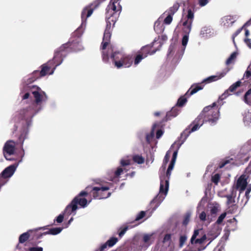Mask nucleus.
I'll use <instances>...</instances> for the list:
<instances>
[{"label":"nucleus","instance_id":"f257e3e1","mask_svg":"<svg viewBox=\"0 0 251 251\" xmlns=\"http://www.w3.org/2000/svg\"><path fill=\"white\" fill-rule=\"evenodd\" d=\"M67 46V44L61 46L55 51L52 60H50L47 64H44L41 71H34L33 75L27 78L24 90L28 92L24 94L23 99L24 100L28 99L30 93H31L34 98L35 101L33 103L31 108L24 109L20 112V114L22 119L27 121L32 118L42 109L43 103L45 102L48 99L45 92L40 88L35 85H30L29 84L35 81L38 77V75L43 76L48 74L52 75L56 67L61 64L63 60V53Z\"/></svg>","mask_w":251,"mask_h":251},{"label":"nucleus","instance_id":"f03ea898","mask_svg":"<svg viewBox=\"0 0 251 251\" xmlns=\"http://www.w3.org/2000/svg\"><path fill=\"white\" fill-rule=\"evenodd\" d=\"M216 106V103L205 107L200 115L181 133L177 143L178 148L184 142L189 134L198 129L204 122L215 124L220 116L219 109Z\"/></svg>","mask_w":251,"mask_h":251},{"label":"nucleus","instance_id":"7ed1b4c3","mask_svg":"<svg viewBox=\"0 0 251 251\" xmlns=\"http://www.w3.org/2000/svg\"><path fill=\"white\" fill-rule=\"evenodd\" d=\"M109 18L106 17V22L107 23L106 27L104 31L102 42L101 43L100 49L101 53L102 59L103 62L108 63L109 58L110 50V28L109 27Z\"/></svg>","mask_w":251,"mask_h":251},{"label":"nucleus","instance_id":"20e7f679","mask_svg":"<svg viewBox=\"0 0 251 251\" xmlns=\"http://www.w3.org/2000/svg\"><path fill=\"white\" fill-rule=\"evenodd\" d=\"M111 58L113 59L115 66L118 69L129 67L133 63L132 55L123 54L120 51L112 53Z\"/></svg>","mask_w":251,"mask_h":251},{"label":"nucleus","instance_id":"39448f33","mask_svg":"<svg viewBox=\"0 0 251 251\" xmlns=\"http://www.w3.org/2000/svg\"><path fill=\"white\" fill-rule=\"evenodd\" d=\"M85 198H79V196H76L74 198L69 204H68L64 210L65 214L75 215L76 214V210L78 208V205L81 207H86L88 203Z\"/></svg>","mask_w":251,"mask_h":251},{"label":"nucleus","instance_id":"423d86ee","mask_svg":"<svg viewBox=\"0 0 251 251\" xmlns=\"http://www.w3.org/2000/svg\"><path fill=\"white\" fill-rule=\"evenodd\" d=\"M195 8L188 7L187 14H183L182 19V31L186 34H189L192 29V25L194 19Z\"/></svg>","mask_w":251,"mask_h":251},{"label":"nucleus","instance_id":"0eeeda50","mask_svg":"<svg viewBox=\"0 0 251 251\" xmlns=\"http://www.w3.org/2000/svg\"><path fill=\"white\" fill-rule=\"evenodd\" d=\"M105 0H96L93 3H92V8H85L83 10L81 13L82 23L80 26L79 28H78L77 30L76 31L75 34H77V32H79L81 28L83 27L85 28L86 27V19L89 17L92 14L94 9L98 7L100 3L102 2Z\"/></svg>","mask_w":251,"mask_h":251},{"label":"nucleus","instance_id":"6e6552de","mask_svg":"<svg viewBox=\"0 0 251 251\" xmlns=\"http://www.w3.org/2000/svg\"><path fill=\"white\" fill-rule=\"evenodd\" d=\"M110 186L109 184L105 185L100 184L99 186L93 188V195L98 199H105L110 196L109 191Z\"/></svg>","mask_w":251,"mask_h":251},{"label":"nucleus","instance_id":"1a4fd4ad","mask_svg":"<svg viewBox=\"0 0 251 251\" xmlns=\"http://www.w3.org/2000/svg\"><path fill=\"white\" fill-rule=\"evenodd\" d=\"M203 88L202 84L193 85L189 89L184 96H181L177 100L176 105L179 107L183 106L187 101V98L191 95L196 93L199 91Z\"/></svg>","mask_w":251,"mask_h":251},{"label":"nucleus","instance_id":"9d476101","mask_svg":"<svg viewBox=\"0 0 251 251\" xmlns=\"http://www.w3.org/2000/svg\"><path fill=\"white\" fill-rule=\"evenodd\" d=\"M15 150V143L13 141H7L3 148V153L5 159L7 160H12V158L9 156L13 154Z\"/></svg>","mask_w":251,"mask_h":251},{"label":"nucleus","instance_id":"9b49d317","mask_svg":"<svg viewBox=\"0 0 251 251\" xmlns=\"http://www.w3.org/2000/svg\"><path fill=\"white\" fill-rule=\"evenodd\" d=\"M201 229H198L194 230L193 234L191 238L190 242L192 244H202L207 239L205 234L203 235L200 238L196 239L199 235L200 232L201 231Z\"/></svg>","mask_w":251,"mask_h":251},{"label":"nucleus","instance_id":"f8f14e48","mask_svg":"<svg viewBox=\"0 0 251 251\" xmlns=\"http://www.w3.org/2000/svg\"><path fill=\"white\" fill-rule=\"evenodd\" d=\"M155 42V40H154L151 44L143 46L141 48L139 51L142 54H143L144 57H146L149 54L152 55L156 52L158 49H155L153 50H151V48L153 47L154 44Z\"/></svg>","mask_w":251,"mask_h":251},{"label":"nucleus","instance_id":"ddd939ff","mask_svg":"<svg viewBox=\"0 0 251 251\" xmlns=\"http://www.w3.org/2000/svg\"><path fill=\"white\" fill-rule=\"evenodd\" d=\"M241 85L240 81H237L235 83L232 84L229 88L225 91V92L219 97V100H222L226 99L228 96L231 95L229 92H234L236 89L240 87Z\"/></svg>","mask_w":251,"mask_h":251},{"label":"nucleus","instance_id":"4468645a","mask_svg":"<svg viewBox=\"0 0 251 251\" xmlns=\"http://www.w3.org/2000/svg\"><path fill=\"white\" fill-rule=\"evenodd\" d=\"M247 178L245 175L241 176L236 183V188L239 189L240 193L243 192L247 187Z\"/></svg>","mask_w":251,"mask_h":251},{"label":"nucleus","instance_id":"2eb2a0df","mask_svg":"<svg viewBox=\"0 0 251 251\" xmlns=\"http://www.w3.org/2000/svg\"><path fill=\"white\" fill-rule=\"evenodd\" d=\"M225 75L226 73L222 72L217 75L210 76L204 79L201 83H198V84H202L204 87V84L209 83L212 82L217 81L223 77Z\"/></svg>","mask_w":251,"mask_h":251},{"label":"nucleus","instance_id":"dca6fc26","mask_svg":"<svg viewBox=\"0 0 251 251\" xmlns=\"http://www.w3.org/2000/svg\"><path fill=\"white\" fill-rule=\"evenodd\" d=\"M179 112V110L176 107H174L172 109L167 112L166 116L162 119V123L166 122L176 117Z\"/></svg>","mask_w":251,"mask_h":251},{"label":"nucleus","instance_id":"f3484780","mask_svg":"<svg viewBox=\"0 0 251 251\" xmlns=\"http://www.w3.org/2000/svg\"><path fill=\"white\" fill-rule=\"evenodd\" d=\"M177 154V150L175 151L173 154V157L169 165L168 169L166 172V176L169 179L171 175V171L173 170L174 167V165L176 161V158Z\"/></svg>","mask_w":251,"mask_h":251},{"label":"nucleus","instance_id":"a211bd4d","mask_svg":"<svg viewBox=\"0 0 251 251\" xmlns=\"http://www.w3.org/2000/svg\"><path fill=\"white\" fill-rule=\"evenodd\" d=\"M236 196V191L233 189L229 195L225 196V197L227 199L226 204L227 205H230L233 204L234 207L236 206L235 204H233L235 202V197Z\"/></svg>","mask_w":251,"mask_h":251},{"label":"nucleus","instance_id":"6ab92c4d","mask_svg":"<svg viewBox=\"0 0 251 251\" xmlns=\"http://www.w3.org/2000/svg\"><path fill=\"white\" fill-rule=\"evenodd\" d=\"M152 235L151 234H144L143 237V242H144V244H140V247L141 248H148L151 244L150 240L151 238Z\"/></svg>","mask_w":251,"mask_h":251},{"label":"nucleus","instance_id":"aec40b11","mask_svg":"<svg viewBox=\"0 0 251 251\" xmlns=\"http://www.w3.org/2000/svg\"><path fill=\"white\" fill-rule=\"evenodd\" d=\"M180 6L178 2H176L174 4L173 6L170 7L166 12L168 14L173 16V15L176 12Z\"/></svg>","mask_w":251,"mask_h":251},{"label":"nucleus","instance_id":"412c9836","mask_svg":"<svg viewBox=\"0 0 251 251\" xmlns=\"http://www.w3.org/2000/svg\"><path fill=\"white\" fill-rule=\"evenodd\" d=\"M165 186H164V182L162 180H161L160 186V193H164V194H166L167 191L168 190L169 188V180H166L165 181Z\"/></svg>","mask_w":251,"mask_h":251},{"label":"nucleus","instance_id":"4be33fe9","mask_svg":"<svg viewBox=\"0 0 251 251\" xmlns=\"http://www.w3.org/2000/svg\"><path fill=\"white\" fill-rule=\"evenodd\" d=\"M251 25V19L249 21H248L247 23H246L245 24V25L242 26L241 27V28L238 29L232 35V41H233V42L234 44H235V38L239 34L241 33V32L242 31V30H243V29L244 28V26H249V25Z\"/></svg>","mask_w":251,"mask_h":251},{"label":"nucleus","instance_id":"5701e85b","mask_svg":"<svg viewBox=\"0 0 251 251\" xmlns=\"http://www.w3.org/2000/svg\"><path fill=\"white\" fill-rule=\"evenodd\" d=\"M233 20V17L231 16H226L223 18V25L224 26H228L230 25L231 26L234 23V21Z\"/></svg>","mask_w":251,"mask_h":251},{"label":"nucleus","instance_id":"b1692460","mask_svg":"<svg viewBox=\"0 0 251 251\" xmlns=\"http://www.w3.org/2000/svg\"><path fill=\"white\" fill-rule=\"evenodd\" d=\"M250 95H251V88L246 92L244 96V102L248 105L251 106V97H249Z\"/></svg>","mask_w":251,"mask_h":251},{"label":"nucleus","instance_id":"393cba45","mask_svg":"<svg viewBox=\"0 0 251 251\" xmlns=\"http://www.w3.org/2000/svg\"><path fill=\"white\" fill-rule=\"evenodd\" d=\"M238 53L236 51L232 52L226 61V65H229L236 59Z\"/></svg>","mask_w":251,"mask_h":251},{"label":"nucleus","instance_id":"a878e982","mask_svg":"<svg viewBox=\"0 0 251 251\" xmlns=\"http://www.w3.org/2000/svg\"><path fill=\"white\" fill-rule=\"evenodd\" d=\"M191 216V212L190 211L186 212L184 214V215L183 216V220L182 221V225L184 226H186L188 224L190 220Z\"/></svg>","mask_w":251,"mask_h":251},{"label":"nucleus","instance_id":"bb28decb","mask_svg":"<svg viewBox=\"0 0 251 251\" xmlns=\"http://www.w3.org/2000/svg\"><path fill=\"white\" fill-rule=\"evenodd\" d=\"M29 237V234L28 232H25L23 234H22L19 239V242L20 243H24L27 240V239Z\"/></svg>","mask_w":251,"mask_h":251},{"label":"nucleus","instance_id":"cd10ccee","mask_svg":"<svg viewBox=\"0 0 251 251\" xmlns=\"http://www.w3.org/2000/svg\"><path fill=\"white\" fill-rule=\"evenodd\" d=\"M123 169L122 168H121V167L118 168V169L115 172L114 177L112 178H111V181H115V179H117L116 180L118 181V178H119L120 176L123 173Z\"/></svg>","mask_w":251,"mask_h":251},{"label":"nucleus","instance_id":"c85d7f7f","mask_svg":"<svg viewBox=\"0 0 251 251\" xmlns=\"http://www.w3.org/2000/svg\"><path fill=\"white\" fill-rule=\"evenodd\" d=\"M27 132H28L27 129L26 128H24L22 133L21 134V135L19 137V142L22 145H23L24 140L26 138Z\"/></svg>","mask_w":251,"mask_h":251},{"label":"nucleus","instance_id":"c756f323","mask_svg":"<svg viewBox=\"0 0 251 251\" xmlns=\"http://www.w3.org/2000/svg\"><path fill=\"white\" fill-rule=\"evenodd\" d=\"M162 25H161L160 22L157 21L154 23V29L157 33H161L162 32Z\"/></svg>","mask_w":251,"mask_h":251},{"label":"nucleus","instance_id":"7c9ffc66","mask_svg":"<svg viewBox=\"0 0 251 251\" xmlns=\"http://www.w3.org/2000/svg\"><path fill=\"white\" fill-rule=\"evenodd\" d=\"M128 229V226H125L120 227L118 230V234L120 238H121Z\"/></svg>","mask_w":251,"mask_h":251},{"label":"nucleus","instance_id":"2f4dec72","mask_svg":"<svg viewBox=\"0 0 251 251\" xmlns=\"http://www.w3.org/2000/svg\"><path fill=\"white\" fill-rule=\"evenodd\" d=\"M133 160L134 162L139 164H143L145 161L144 158L141 155H135L133 156Z\"/></svg>","mask_w":251,"mask_h":251},{"label":"nucleus","instance_id":"473e14b6","mask_svg":"<svg viewBox=\"0 0 251 251\" xmlns=\"http://www.w3.org/2000/svg\"><path fill=\"white\" fill-rule=\"evenodd\" d=\"M145 58V57H144L143 54H142L139 51H138L137 54L136 55L134 59V65H137L143 59Z\"/></svg>","mask_w":251,"mask_h":251},{"label":"nucleus","instance_id":"72a5a7b5","mask_svg":"<svg viewBox=\"0 0 251 251\" xmlns=\"http://www.w3.org/2000/svg\"><path fill=\"white\" fill-rule=\"evenodd\" d=\"M63 228L62 227H54L50 229L49 233L52 235H56L62 230Z\"/></svg>","mask_w":251,"mask_h":251},{"label":"nucleus","instance_id":"f704fd0d","mask_svg":"<svg viewBox=\"0 0 251 251\" xmlns=\"http://www.w3.org/2000/svg\"><path fill=\"white\" fill-rule=\"evenodd\" d=\"M187 237L185 234L181 235L180 236L179 239V246L180 247H182L184 245L187 240Z\"/></svg>","mask_w":251,"mask_h":251},{"label":"nucleus","instance_id":"c9c22d12","mask_svg":"<svg viewBox=\"0 0 251 251\" xmlns=\"http://www.w3.org/2000/svg\"><path fill=\"white\" fill-rule=\"evenodd\" d=\"M71 46L75 51H79L83 49L82 45L79 42L77 43H74L72 44Z\"/></svg>","mask_w":251,"mask_h":251},{"label":"nucleus","instance_id":"e433bc0d","mask_svg":"<svg viewBox=\"0 0 251 251\" xmlns=\"http://www.w3.org/2000/svg\"><path fill=\"white\" fill-rule=\"evenodd\" d=\"M169 159H170V155L168 154V153H167L164 157L163 164L161 167V168H162V170L163 171H164L166 169V165L168 163V162L169 160Z\"/></svg>","mask_w":251,"mask_h":251},{"label":"nucleus","instance_id":"4c0bfd02","mask_svg":"<svg viewBox=\"0 0 251 251\" xmlns=\"http://www.w3.org/2000/svg\"><path fill=\"white\" fill-rule=\"evenodd\" d=\"M189 39V34H186L183 36L182 39V45L184 47V49H185L186 46L187 44L188 41Z\"/></svg>","mask_w":251,"mask_h":251},{"label":"nucleus","instance_id":"58836bf2","mask_svg":"<svg viewBox=\"0 0 251 251\" xmlns=\"http://www.w3.org/2000/svg\"><path fill=\"white\" fill-rule=\"evenodd\" d=\"M220 179V176L219 174H216L212 176L211 180L215 184H217Z\"/></svg>","mask_w":251,"mask_h":251},{"label":"nucleus","instance_id":"ea45409f","mask_svg":"<svg viewBox=\"0 0 251 251\" xmlns=\"http://www.w3.org/2000/svg\"><path fill=\"white\" fill-rule=\"evenodd\" d=\"M146 215V212L144 211H140L136 216L135 221H138L143 219Z\"/></svg>","mask_w":251,"mask_h":251},{"label":"nucleus","instance_id":"a19ab883","mask_svg":"<svg viewBox=\"0 0 251 251\" xmlns=\"http://www.w3.org/2000/svg\"><path fill=\"white\" fill-rule=\"evenodd\" d=\"M154 136V133L151 131L150 133H148L146 136V140L148 143H150L151 140Z\"/></svg>","mask_w":251,"mask_h":251},{"label":"nucleus","instance_id":"79ce46f5","mask_svg":"<svg viewBox=\"0 0 251 251\" xmlns=\"http://www.w3.org/2000/svg\"><path fill=\"white\" fill-rule=\"evenodd\" d=\"M173 20V16L168 14L164 20V23L166 25H170Z\"/></svg>","mask_w":251,"mask_h":251},{"label":"nucleus","instance_id":"37998d69","mask_svg":"<svg viewBox=\"0 0 251 251\" xmlns=\"http://www.w3.org/2000/svg\"><path fill=\"white\" fill-rule=\"evenodd\" d=\"M226 215V212H224L222 213L219 217L218 220L216 221V223L218 225L221 224L222 222L223 221V220L225 219Z\"/></svg>","mask_w":251,"mask_h":251},{"label":"nucleus","instance_id":"c03bdc74","mask_svg":"<svg viewBox=\"0 0 251 251\" xmlns=\"http://www.w3.org/2000/svg\"><path fill=\"white\" fill-rule=\"evenodd\" d=\"M171 237H172L171 234H165L163 240V242L164 243L168 242H169L170 243L171 241Z\"/></svg>","mask_w":251,"mask_h":251},{"label":"nucleus","instance_id":"a18cd8bd","mask_svg":"<svg viewBox=\"0 0 251 251\" xmlns=\"http://www.w3.org/2000/svg\"><path fill=\"white\" fill-rule=\"evenodd\" d=\"M70 215L65 214L64 212L62 214H60L56 218V222L58 223H61L63 220L64 216H69Z\"/></svg>","mask_w":251,"mask_h":251},{"label":"nucleus","instance_id":"49530a36","mask_svg":"<svg viewBox=\"0 0 251 251\" xmlns=\"http://www.w3.org/2000/svg\"><path fill=\"white\" fill-rule=\"evenodd\" d=\"M219 211L218 206H214L210 209V213L212 215H216Z\"/></svg>","mask_w":251,"mask_h":251},{"label":"nucleus","instance_id":"de8ad7c7","mask_svg":"<svg viewBox=\"0 0 251 251\" xmlns=\"http://www.w3.org/2000/svg\"><path fill=\"white\" fill-rule=\"evenodd\" d=\"M230 160L229 159H226V160H223L222 161H221L220 164H219V167L220 168H223L224 167H225L226 164H228L230 163Z\"/></svg>","mask_w":251,"mask_h":251},{"label":"nucleus","instance_id":"09e8293b","mask_svg":"<svg viewBox=\"0 0 251 251\" xmlns=\"http://www.w3.org/2000/svg\"><path fill=\"white\" fill-rule=\"evenodd\" d=\"M26 251H43V248L40 247H31Z\"/></svg>","mask_w":251,"mask_h":251},{"label":"nucleus","instance_id":"8fccbe9b","mask_svg":"<svg viewBox=\"0 0 251 251\" xmlns=\"http://www.w3.org/2000/svg\"><path fill=\"white\" fill-rule=\"evenodd\" d=\"M130 164V161L129 160H122L121 161V165L122 166H125L127 165H129Z\"/></svg>","mask_w":251,"mask_h":251},{"label":"nucleus","instance_id":"3c124183","mask_svg":"<svg viewBox=\"0 0 251 251\" xmlns=\"http://www.w3.org/2000/svg\"><path fill=\"white\" fill-rule=\"evenodd\" d=\"M206 213L204 211H202L199 215V218L202 221L206 220Z\"/></svg>","mask_w":251,"mask_h":251},{"label":"nucleus","instance_id":"603ef678","mask_svg":"<svg viewBox=\"0 0 251 251\" xmlns=\"http://www.w3.org/2000/svg\"><path fill=\"white\" fill-rule=\"evenodd\" d=\"M251 191V186H248L245 192V196L247 199L249 198V194Z\"/></svg>","mask_w":251,"mask_h":251},{"label":"nucleus","instance_id":"864d4df0","mask_svg":"<svg viewBox=\"0 0 251 251\" xmlns=\"http://www.w3.org/2000/svg\"><path fill=\"white\" fill-rule=\"evenodd\" d=\"M118 241V239L116 237H111V247L113 246Z\"/></svg>","mask_w":251,"mask_h":251},{"label":"nucleus","instance_id":"5fc2aeb1","mask_svg":"<svg viewBox=\"0 0 251 251\" xmlns=\"http://www.w3.org/2000/svg\"><path fill=\"white\" fill-rule=\"evenodd\" d=\"M163 132L161 129H159L157 131L156 133V137L157 139L160 138L163 135Z\"/></svg>","mask_w":251,"mask_h":251},{"label":"nucleus","instance_id":"6e6d98bb","mask_svg":"<svg viewBox=\"0 0 251 251\" xmlns=\"http://www.w3.org/2000/svg\"><path fill=\"white\" fill-rule=\"evenodd\" d=\"M208 0H199V3L201 6H205L208 3Z\"/></svg>","mask_w":251,"mask_h":251},{"label":"nucleus","instance_id":"4d7b16f0","mask_svg":"<svg viewBox=\"0 0 251 251\" xmlns=\"http://www.w3.org/2000/svg\"><path fill=\"white\" fill-rule=\"evenodd\" d=\"M250 76H251V71L247 69L244 74V77H245L246 78H248Z\"/></svg>","mask_w":251,"mask_h":251},{"label":"nucleus","instance_id":"13d9d810","mask_svg":"<svg viewBox=\"0 0 251 251\" xmlns=\"http://www.w3.org/2000/svg\"><path fill=\"white\" fill-rule=\"evenodd\" d=\"M246 172L247 174L251 173V161L250 162L248 167L246 169Z\"/></svg>","mask_w":251,"mask_h":251},{"label":"nucleus","instance_id":"bf43d9fd","mask_svg":"<svg viewBox=\"0 0 251 251\" xmlns=\"http://www.w3.org/2000/svg\"><path fill=\"white\" fill-rule=\"evenodd\" d=\"M245 42L248 45V46L251 48V39L249 38H246L245 39Z\"/></svg>","mask_w":251,"mask_h":251},{"label":"nucleus","instance_id":"052dcab7","mask_svg":"<svg viewBox=\"0 0 251 251\" xmlns=\"http://www.w3.org/2000/svg\"><path fill=\"white\" fill-rule=\"evenodd\" d=\"M87 195V192L85 191H81L77 196H79V198L82 196H85Z\"/></svg>","mask_w":251,"mask_h":251},{"label":"nucleus","instance_id":"680f3d73","mask_svg":"<svg viewBox=\"0 0 251 251\" xmlns=\"http://www.w3.org/2000/svg\"><path fill=\"white\" fill-rule=\"evenodd\" d=\"M249 34H250V32H249V30L247 29H245V36L246 37H247L249 36Z\"/></svg>","mask_w":251,"mask_h":251},{"label":"nucleus","instance_id":"e2e57ef3","mask_svg":"<svg viewBox=\"0 0 251 251\" xmlns=\"http://www.w3.org/2000/svg\"><path fill=\"white\" fill-rule=\"evenodd\" d=\"M73 221V218H71L68 221V225L66 226V227H68V225H69Z\"/></svg>","mask_w":251,"mask_h":251},{"label":"nucleus","instance_id":"0e129e2a","mask_svg":"<svg viewBox=\"0 0 251 251\" xmlns=\"http://www.w3.org/2000/svg\"><path fill=\"white\" fill-rule=\"evenodd\" d=\"M160 114V112H156L154 113V115L155 116H159Z\"/></svg>","mask_w":251,"mask_h":251},{"label":"nucleus","instance_id":"69168bd1","mask_svg":"<svg viewBox=\"0 0 251 251\" xmlns=\"http://www.w3.org/2000/svg\"><path fill=\"white\" fill-rule=\"evenodd\" d=\"M205 247H204V248H199L198 249V250H197V251H201L203 250L204 249H205Z\"/></svg>","mask_w":251,"mask_h":251},{"label":"nucleus","instance_id":"338daca9","mask_svg":"<svg viewBox=\"0 0 251 251\" xmlns=\"http://www.w3.org/2000/svg\"><path fill=\"white\" fill-rule=\"evenodd\" d=\"M109 4L108 5L107 7V8L106 9V13H107L108 12V10H109Z\"/></svg>","mask_w":251,"mask_h":251},{"label":"nucleus","instance_id":"774afa93","mask_svg":"<svg viewBox=\"0 0 251 251\" xmlns=\"http://www.w3.org/2000/svg\"><path fill=\"white\" fill-rule=\"evenodd\" d=\"M248 143L251 146V139L248 141Z\"/></svg>","mask_w":251,"mask_h":251}]
</instances>
